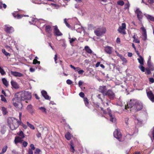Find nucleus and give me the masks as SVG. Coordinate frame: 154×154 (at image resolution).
Here are the masks:
<instances>
[{"instance_id": "obj_37", "label": "nucleus", "mask_w": 154, "mask_h": 154, "mask_svg": "<svg viewBox=\"0 0 154 154\" xmlns=\"http://www.w3.org/2000/svg\"><path fill=\"white\" fill-rule=\"evenodd\" d=\"M27 124L28 126L31 129L33 130L35 129V127L34 126L31 124L29 123L28 122H27Z\"/></svg>"}, {"instance_id": "obj_8", "label": "nucleus", "mask_w": 154, "mask_h": 154, "mask_svg": "<svg viewBox=\"0 0 154 154\" xmlns=\"http://www.w3.org/2000/svg\"><path fill=\"white\" fill-rule=\"evenodd\" d=\"M113 134L114 137L119 140H120L122 136L121 132L117 129H116L115 131Z\"/></svg>"}, {"instance_id": "obj_16", "label": "nucleus", "mask_w": 154, "mask_h": 154, "mask_svg": "<svg viewBox=\"0 0 154 154\" xmlns=\"http://www.w3.org/2000/svg\"><path fill=\"white\" fill-rule=\"evenodd\" d=\"M41 93L43 97L47 100H50L51 99V97H49L47 94V92L44 91L42 90L41 91Z\"/></svg>"}, {"instance_id": "obj_44", "label": "nucleus", "mask_w": 154, "mask_h": 154, "mask_svg": "<svg viewBox=\"0 0 154 154\" xmlns=\"http://www.w3.org/2000/svg\"><path fill=\"white\" fill-rule=\"evenodd\" d=\"M0 97H1V100L3 101H4V102H7V100L2 95H0Z\"/></svg>"}, {"instance_id": "obj_53", "label": "nucleus", "mask_w": 154, "mask_h": 154, "mask_svg": "<svg viewBox=\"0 0 154 154\" xmlns=\"http://www.w3.org/2000/svg\"><path fill=\"white\" fill-rule=\"evenodd\" d=\"M70 148L71 149H72V150H71V151L73 152H74L75 149L74 146H73V145L72 143H71L70 144Z\"/></svg>"}, {"instance_id": "obj_57", "label": "nucleus", "mask_w": 154, "mask_h": 154, "mask_svg": "<svg viewBox=\"0 0 154 154\" xmlns=\"http://www.w3.org/2000/svg\"><path fill=\"white\" fill-rule=\"evenodd\" d=\"M66 83L69 85H71L72 83V82L70 79H68L66 81Z\"/></svg>"}, {"instance_id": "obj_7", "label": "nucleus", "mask_w": 154, "mask_h": 154, "mask_svg": "<svg viewBox=\"0 0 154 154\" xmlns=\"http://www.w3.org/2000/svg\"><path fill=\"white\" fill-rule=\"evenodd\" d=\"M135 13L137 14V16L138 20L140 21H141V20L143 17V15L142 14V12L140 11L139 8H137L135 11Z\"/></svg>"}, {"instance_id": "obj_40", "label": "nucleus", "mask_w": 154, "mask_h": 154, "mask_svg": "<svg viewBox=\"0 0 154 154\" xmlns=\"http://www.w3.org/2000/svg\"><path fill=\"white\" fill-rule=\"evenodd\" d=\"M133 38L134 39V41L135 42L137 43H140V41L138 39H137L136 38V36H135V34H134V35L133 37Z\"/></svg>"}, {"instance_id": "obj_47", "label": "nucleus", "mask_w": 154, "mask_h": 154, "mask_svg": "<svg viewBox=\"0 0 154 154\" xmlns=\"http://www.w3.org/2000/svg\"><path fill=\"white\" fill-rule=\"evenodd\" d=\"M39 109H40L42 112L46 113V109L43 107H40L39 108Z\"/></svg>"}, {"instance_id": "obj_62", "label": "nucleus", "mask_w": 154, "mask_h": 154, "mask_svg": "<svg viewBox=\"0 0 154 154\" xmlns=\"http://www.w3.org/2000/svg\"><path fill=\"white\" fill-rule=\"evenodd\" d=\"M30 147L31 148V149L32 150H35V147L34 146V145L33 144H31L30 146Z\"/></svg>"}, {"instance_id": "obj_63", "label": "nucleus", "mask_w": 154, "mask_h": 154, "mask_svg": "<svg viewBox=\"0 0 154 154\" xmlns=\"http://www.w3.org/2000/svg\"><path fill=\"white\" fill-rule=\"evenodd\" d=\"M149 81L150 82L153 83L154 82V79L153 78H150L149 79Z\"/></svg>"}, {"instance_id": "obj_52", "label": "nucleus", "mask_w": 154, "mask_h": 154, "mask_svg": "<svg viewBox=\"0 0 154 154\" xmlns=\"http://www.w3.org/2000/svg\"><path fill=\"white\" fill-rule=\"evenodd\" d=\"M33 63L34 64H36V63L40 64V62L39 61H38L36 59H34L33 60Z\"/></svg>"}, {"instance_id": "obj_13", "label": "nucleus", "mask_w": 154, "mask_h": 154, "mask_svg": "<svg viewBox=\"0 0 154 154\" xmlns=\"http://www.w3.org/2000/svg\"><path fill=\"white\" fill-rule=\"evenodd\" d=\"M141 29L143 32L142 38L144 40H146L147 38V34L146 29L144 26L142 27L141 28Z\"/></svg>"}, {"instance_id": "obj_12", "label": "nucleus", "mask_w": 154, "mask_h": 154, "mask_svg": "<svg viewBox=\"0 0 154 154\" xmlns=\"http://www.w3.org/2000/svg\"><path fill=\"white\" fill-rule=\"evenodd\" d=\"M54 33L55 35L57 36H61L63 35V34L61 33L59 30L58 29V27L57 26H54Z\"/></svg>"}, {"instance_id": "obj_39", "label": "nucleus", "mask_w": 154, "mask_h": 154, "mask_svg": "<svg viewBox=\"0 0 154 154\" xmlns=\"http://www.w3.org/2000/svg\"><path fill=\"white\" fill-rule=\"evenodd\" d=\"M7 146H5L4 147H3L2 150V152L0 153V154H2L4 153L5 152H6L7 150Z\"/></svg>"}, {"instance_id": "obj_20", "label": "nucleus", "mask_w": 154, "mask_h": 154, "mask_svg": "<svg viewBox=\"0 0 154 154\" xmlns=\"http://www.w3.org/2000/svg\"><path fill=\"white\" fill-rule=\"evenodd\" d=\"M108 111V114L110 117V121L112 122H115L116 121V119L114 115H112L110 112V110Z\"/></svg>"}, {"instance_id": "obj_3", "label": "nucleus", "mask_w": 154, "mask_h": 154, "mask_svg": "<svg viewBox=\"0 0 154 154\" xmlns=\"http://www.w3.org/2000/svg\"><path fill=\"white\" fill-rule=\"evenodd\" d=\"M143 107V105L141 103L135 100H131L129 103H128L127 106H125V109H127L129 107L131 111L134 109L138 111L142 109Z\"/></svg>"}, {"instance_id": "obj_26", "label": "nucleus", "mask_w": 154, "mask_h": 154, "mask_svg": "<svg viewBox=\"0 0 154 154\" xmlns=\"http://www.w3.org/2000/svg\"><path fill=\"white\" fill-rule=\"evenodd\" d=\"M85 49L86 51L89 54H91L92 51L90 48L88 46H85Z\"/></svg>"}, {"instance_id": "obj_5", "label": "nucleus", "mask_w": 154, "mask_h": 154, "mask_svg": "<svg viewBox=\"0 0 154 154\" xmlns=\"http://www.w3.org/2000/svg\"><path fill=\"white\" fill-rule=\"evenodd\" d=\"M13 103V105L15 106L18 110L21 109L23 106L22 104L20 102H18L16 99L14 97L12 99Z\"/></svg>"}, {"instance_id": "obj_31", "label": "nucleus", "mask_w": 154, "mask_h": 154, "mask_svg": "<svg viewBox=\"0 0 154 154\" xmlns=\"http://www.w3.org/2000/svg\"><path fill=\"white\" fill-rule=\"evenodd\" d=\"M32 21H29V23L30 24H34L35 23V22H36L37 20L38 19L36 18H32L31 19Z\"/></svg>"}, {"instance_id": "obj_25", "label": "nucleus", "mask_w": 154, "mask_h": 154, "mask_svg": "<svg viewBox=\"0 0 154 154\" xmlns=\"http://www.w3.org/2000/svg\"><path fill=\"white\" fill-rule=\"evenodd\" d=\"M139 58L137 59L139 63L142 65H143L144 59L140 55H139Z\"/></svg>"}, {"instance_id": "obj_23", "label": "nucleus", "mask_w": 154, "mask_h": 154, "mask_svg": "<svg viewBox=\"0 0 154 154\" xmlns=\"http://www.w3.org/2000/svg\"><path fill=\"white\" fill-rule=\"evenodd\" d=\"M148 2L149 4V5H148L149 7L150 8H153L154 0H148Z\"/></svg>"}, {"instance_id": "obj_51", "label": "nucleus", "mask_w": 154, "mask_h": 154, "mask_svg": "<svg viewBox=\"0 0 154 154\" xmlns=\"http://www.w3.org/2000/svg\"><path fill=\"white\" fill-rule=\"evenodd\" d=\"M129 120V119L128 118H126L125 119V123L126 124V125L127 126H128V121Z\"/></svg>"}, {"instance_id": "obj_24", "label": "nucleus", "mask_w": 154, "mask_h": 154, "mask_svg": "<svg viewBox=\"0 0 154 154\" xmlns=\"http://www.w3.org/2000/svg\"><path fill=\"white\" fill-rule=\"evenodd\" d=\"M6 131V128L5 127L3 126H2L0 128V132L2 134H5Z\"/></svg>"}, {"instance_id": "obj_55", "label": "nucleus", "mask_w": 154, "mask_h": 154, "mask_svg": "<svg viewBox=\"0 0 154 154\" xmlns=\"http://www.w3.org/2000/svg\"><path fill=\"white\" fill-rule=\"evenodd\" d=\"M147 64L148 66H150V65L152 64V63H151V60L150 59H148V60L147 61Z\"/></svg>"}, {"instance_id": "obj_49", "label": "nucleus", "mask_w": 154, "mask_h": 154, "mask_svg": "<svg viewBox=\"0 0 154 154\" xmlns=\"http://www.w3.org/2000/svg\"><path fill=\"white\" fill-rule=\"evenodd\" d=\"M149 68L151 70V71H154V66L153 64L150 65V66H148Z\"/></svg>"}, {"instance_id": "obj_1", "label": "nucleus", "mask_w": 154, "mask_h": 154, "mask_svg": "<svg viewBox=\"0 0 154 154\" xmlns=\"http://www.w3.org/2000/svg\"><path fill=\"white\" fill-rule=\"evenodd\" d=\"M32 96L31 93L28 91H22L18 92L15 94L16 98L18 102H20L22 101L29 100H31Z\"/></svg>"}, {"instance_id": "obj_36", "label": "nucleus", "mask_w": 154, "mask_h": 154, "mask_svg": "<svg viewBox=\"0 0 154 154\" xmlns=\"http://www.w3.org/2000/svg\"><path fill=\"white\" fill-rule=\"evenodd\" d=\"M69 39H70L69 42L70 44H71V45L73 46V45L72 44L73 42L75 41L77 39L75 38H69Z\"/></svg>"}, {"instance_id": "obj_34", "label": "nucleus", "mask_w": 154, "mask_h": 154, "mask_svg": "<svg viewBox=\"0 0 154 154\" xmlns=\"http://www.w3.org/2000/svg\"><path fill=\"white\" fill-rule=\"evenodd\" d=\"M2 52L6 56H10V54L6 52L5 49H2Z\"/></svg>"}, {"instance_id": "obj_50", "label": "nucleus", "mask_w": 154, "mask_h": 154, "mask_svg": "<svg viewBox=\"0 0 154 154\" xmlns=\"http://www.w3.org/2000/svg\"><path fill=\"white\" fill-rule=\"evenodd\" d=\"M149 68L151 70V71H154V66L153 64L150 65V66H148Z\"/></svg>"}, {"instance_id": "obj_64", "label": "nucleus", "mask_w": 154, "mask_h": 154, "mask_svg": "<svg viewBox=\"0 0 154 154\" xmlns=\"http://www.w3.org/2000/svg\"><path fill=\"white\" fill-rule=\"evenodd\" d=\"M33 154V152L32 150L30 149H29V150L28 154Z\"/></svg>"}, {"instance_id": "obj_9", "label": "nucleus", "mask_w": 154, "mask_h": 154, "mask_svg": "<svg viewBox=\"0 0 154 154\" xmlns=\"http://www.w3.org/2000/svg\"><path fill=\"white\" fill-rule=\"evenodd\" d=\"M147 96L150 100L154 102V94L151 91H146Z\"/></svg>"}, {"instance_id": "obj_21", "label": "nucleus", "mask_w": 154, "mask_h": 154, "mask_svg": "<svg viewBox=\"0 0 154 154\" xmlns=\"http://www.w3.org/2000/svg\"><path fill=\"white\" fill-rule=\"evenodd\" d=\"M12 15L15 18H16L18 19H20L22 17V15L17 14L16 12H13L12 13Z\"/></svg>"}, {"instance_id": "obj_33", "label": "nucleus", "mask_w": 154, "mask_h": 154, "mask_svg": "<svg viewBox=\"0 0 154 154\" xmlns=\"http://www.w3.org/2000/svg\"><path fill=\"white\" fill-rule=\"evenodd\" d=\"M0 73L1 74V75H5L6 74V72L4 71L3 69L0 66Z\"/></svg>"}, {"instance_id": "obj_19", "label": "nucleus", "mask_w": 154, "mask_h": 154, "mask_svg": "<svg viewBox=\"0 0 154 154\" xmlns=\"http://www.w3.org/2000/svg\"><path fill=\"white\" fill-rule=\"evenodd\" d=\"M11 84L12 86L14 88L16 89L19 88V86L17 83L13 80L11 81Z\"/></svg>"}, {"instance_id": "obj_60", "label": "nucleus", "mask_w": 154, "mask_h": 154, "mask_svg": "<svg viewBox=\"0 0 154 154\" xmlns=\"http://www.w3.org/2000/svg\"><path fill=\"white\" fill-rule=\"evenodd\" d=\"M124 29H126V24L125 23H123L122 24V26H121Z\"/></svg>"}, {"instance_id": "obj_11", "label": "nucleus", "mask_w": 154, "mask_h": 154, "mask_svg": "<svg viewBox=\"0 0 154 154\" xmlns=\"http://www.w3.org/2000/svg\"><path fill=\"white\" fill-rule=\"evenodd\" d=\"M5 30L7 33H12L14 31L13 28L9 25H5Z\"/></svg>"}, {"instance_id": "obj_4", "label": "nucleus", "mask_w": 154, "mask_h": 154, "mask_svg": "<svg viewBox=\"0 0 154 154\" xmlns=\"http://www.w3.org/2000/svg\"><path fill=\"white\" fill-rule=\"evenodd\" d=\"M106 29L105 28H99L94 31L95 35L97 36H100L105 33Z\"/></svg>"}, {"instance_id": "obj_27", "label": "nucleus", "mask_w": 154, "mask_h": 154, "mask_svg": "<svg viewBox=\"0 0 154 154\" xmlns=\"http://www.w3.org/2000/svg\"><path fill=\"white\" fill-rule=\"evenodd\" d=\"M118 31L120 33L123 34H125L126 33L125 31V29L124 28H123L121 26H120L119 27Z\"/></svg>"}, {"instance_id": "obj_43", "label": "nucleus", "mask_w": 154, "mask_h": 154, "mask_svg": "<svg viewBox=\"0 0 154 154\" xmlns=\"http://www.w3.org/2000/svg\"><path fill=\"white\" fill-rule=\"evenodd\" d=\"M84 101L85 102V105L87 106L89 103V101L88 99L86 97L84 98Z\"/></svg>"}, {"instance_id": "obj_30", "label": "nucleus", "mask_w": 154, "mask_h": 154, "mask_svg": "<svg viewBox=\"0 0 154 154\" xmlns=\"http://www.w3.org/2000/svg\"><path fill=\"white\" fill-rule=\"evenodd\" d=\"M27 108L30 113H32L33 112V111L32 109V106L31 105H28L27 107Z\"/></svg>"}, {"instance_id": "obj_58", "label": "nucleus", "mask_w": 154, "mask_h": 154, "mask_svg": "<svg viewBox=\"0 0 154 154\" xmlns=\"http://www.w3.org/2000/svg\"><path fill=\"white\" fill-rule=\"evenodd\" d=\"M79 95V96L82 97H83L85 96L84 93L82 92H81L80 93Z\"/></svg>"}, {"instance_id": "obj_42", "label": "nucleus", "mask_w": 154, "mask_h": 154, "mask_svg": "<svg viewBox=\"0 0 154 154\" xmlns=\"http://www.w3.org/2000/svg\"><path fill=\"white\" fill-rule=\"evenodd\" d=\"M145 71L146 72L147 74L148 75L150 74H151V70L148 67H146L145 68Z\"/></svg>"}, {"instance_id": "obj_14", "label": "nucleus", "mask_w": 154, "mask_h": 154, "mask_svg": "<svg viewBox=\"0 0 154 154\" xmlns=\"http://www.w3.org/2000/svg\"><path fill=\"white\" fill-rule=\"evenodd\" d=\"M113 48L109 46H106L105 48V51L107 54H110L112 53Z\"/></svg>"}, {"instance_id": "obj_46", "label": "nucleus", "mask_w": 154, "mask_h": 154, "mask_svg": "<svg viewBox=\"0 0 154 154\" xmlns=\"http://www.w3.org/2000/svg\"><path fill=\"white\" fill-rule=\"evenodd\" d=\"M120 59L122 60L125 63H126L127 62V60L126 58H125L124 57L122 56H121L120 57Z\"/></svg>"}, {"instance_id": "obj_22", "label": "nucleus", "mask_w": 154, "mask_h": 154, "mask_svg": "<svg viewBox=\"0 0 154 154\" xmlns=\"http://www.w3.org/2000/svg\"><path fill=\"white\" fill-rule=\"evenodd\" d=\"M144 15L148 20L154 22V17L151 15L147 14H145Z\"/></svg>"}, {"instance_id": "obj_15", "label": "nucleus", "mask_w": 154, "mask_h": 154, "mask_svg": "<svg viewBox=\"0 0 154 154\" xmlns=\"http://www.w3.org/2000/svg\"><path fill=\"white\" fill-rule=\"evenodd\" d=\"M11 75H13L14 76L16 77H21L23 76V74L17 72L11 71Z\"/></svg>"}, {"instance_id": "obj_35", "label": "nucleus", "mask_w": 154, "mask_h": 154, "mask_svg": "<svg viewBox=\"0 0 154 154\" xmlns=\"http://www.w3.org/2000/svg\"><path fill=\"white\" fill-rule=\"evenodd\" d=\"M2 111L3 112V115H6L8 112L7 111L6 108H5L4 107H2Z\"/></svg>"}, {"instance_id": "obj_61", "label": "nucleus", "mask_w": 154, "mask_h": 154, "mask_svg": "<svg viewBox=\"0 0 154 154\" xmlns=\"http://www.w3.org/2000/svg\"><path fill=\"white\" fill-rule=\"evenodd\" d=\"M84 72V71L83 70L80 69L78 73L79 74H82Z\"/></svg>"}, {"instance_id": "obj_59", "label": "nucleus", "mask_w": 154, "mask_h": 154, "mask_svg": "<svg viewBox=\"0 0 154 154\" xmlns=\"http://www.w3.org/2000/svg\"><path fill=\"white\" fill-rule=\"evenodd\" d=\"M97 97H98L99 99H100V100H101V101H102V103L103 104V100H102V98H101V95H100V94H99V95L97 96Z\"/></svg>"}, {"instance_id": "obj_41", "label": "nucleus", "mask_w": 154, "mask_h": 154, "mask_svg": "<svg viewBox=\"0 0 154 154\" xmlns=\"http://www.w3.org/2000/svg\"><path fill=\"white\" fill-rule=\"evenodd\" d=\"M139 68L142 72H145V68L143 66L140 65L139 66Z\"/></svg>"}, {"instance_id": "obj_38", "label": "nucleus", "mask_w": 154, "mask_h": 154, "mask_svg": "<svg viewBox=\"0 0 154 154\" xmlns=\"http://www.w3.org/2000/svg\"><path fill=\"white\" fill-rule=\"evenodd\" d=\"M19 137L22 138H24L25 137L22 131H21L18 134Z\"/></svg>"}, {"instance_id": "obj_18", "label": "nucleus", "mask_w": 154, "mask_h": 154, "mask_svg": "<svg viewBox=\"0 0 154 154\" xmlns=\"http://www.w3.org/2000/svg\"><path fill=\"white\" fill-rule=\"evenodd\" d=\"M23 138L19 137H16L14 140L15 143L17 144L18 143H22L23 141V140L22 139Z\"/></svg>"}, {"instance_id": "obj_28", "label": "nucleus", "mask_w": 154, "mask_h": 154, "mask_svg": "<svg viewBox=\"0 0 154 154\" xmlns=\"http://www.w3.org/2000/svg\"><path fill=\"white\" fill-rule=\"evenodd\" d=\"M2 81L4 85H5L6 87H7L8 86V82L5 78H3L2 79Z\"/></svg>"}, {"instance_id": "obj_45", "label": "nucleus", "mask_w": 154, "mask_h": 154, "mask_svg": "<svg viewBox=\"0 0 154 154\" xmlns=\"http://www.w3.org/2000/svg\"><path fill=\"white\" fill-rule=\"evenodd\" d=\"M117 4L119 5L122 6L124 5V2L122 1L119 0L117 2Z\"/></svg>"}, {"instance_id": "obj_6", "label": "nucleus", "mask_w": 154, "mask_h": 154, "mask_svg": "<svg viewBox=\"0 0 154 154\" xmlns=\"http://www.w3.org/2000/svg\"><path fill=\"white\" fill-rule=\"evenodd\" d=\"M106 95H107L111 99H113L115 96L114 93L110 89L108 90L107 91L104 96Z\"/></svg>"}, {"instance_id": "obj_29", "label": "nucleus", "mask_w": 154, "mask_h": 154, "mask_svg": "<svg viewBox=\"0 0 154 154\" xmlns=\"http://www.w3.org/2000/svg\"><path fill=\"white\" fill-rule=\"evenodd\" d=\"M51 27L50 25L47 26L45 27L46 31L49 33H50L51 32Z\"/></svg>"}, {"instance_id": "obj_48", "label": "nucleus", "mask_w": 154, "mask_h": 154, "mask_svg": "<svg viewBox=\"0 0 154 154\" xmlns=\"http://www.w3.org/2000/svg\"><path fill=\"white\" fill-rule=\"evenodd\" d=\"M149 68L151 70V71H154V66L153 64L150 65V66H148Z\"/></svg>"}, {"instance_id": "obj_54", "label": "nucleus", "mask_w": 154, "mask_h": 154, "mask_svg": "<svg viewBox=\"0 0 154 154\" xmlns=\"http://www.w3.org/2000/svg\"><path fill=\"white\" fill-rule=\"evenodd\" d=\"M40 150L38 149H37L35 151L34 154H39Z\"/></svg>"}, {"instance_id": "obj_56", "label": "nucleus", "mask_w": 154, "mask_h": 154, "mask_svg": "<svg viewBox=\"0 0 154 154\" xmlns=\"http://www.w3.org/2000/svg\"><path fill=\"white\" fill-rule=\"evenodd\" d=\"M27 144H28L25 141H24L23 142V144H22V145L24 147H26L27 146Z\"/></svg>"}, {"instance_id": "obj_32", "label": "nucleus", "mask_w": 154, "mask_h": 154, "mask_svg": "<svg viewBox=\"0 0 154 154\" xmlns=\"http://www.w3.org/2000/svg\"><path fill=\"white\" fill-rule=\"evenodd\" d=\"M66 138L68 140H70L71 138V134L70 133L68 132L65 135Z\"/></svg>"}, {"instance_id": "obj_17", "label": "nucleus", "mask_w": 154, "mask_h": 154, "mask_svg": "<svg viewBox=\"0 0 154 154\" xmlns=\"http://www.w3.org/2000/svg\"><path fill=\"white\" fill-rule=\"evenodd\" d=\"M8 40L7 41V43L9 45L11 46L14 45L15 44V42L14 40L11 38H8Z\"/></svg>"}, {"instance_id": "obj_10", "label": "nucleus", "mask_w": 154, "mask_h": 154, "mask_svg": "<svg viewBox=\"0 0 154 154\" xmlns=\"http://www.w3.org/2000/svg\"><path fill=\"white\" fill-rule=\"evenodd\" d=\"M98 91L102 93L103 96H104L107 91L106 87L105 86H100L98 88Z\"/></svg>"}, {"instance_id": "obj_2", "label": "nucleus", "mask_w": 154, "mask_h": 154, "mask_svg": "<svg viewBox=\"0 0 154 154\" xmlns=\"http://www.w3.org/2000/svg\"><path fill=\"white\" fill-rule=\"evenodd\" d=\"M22 113L21 112L19 113V118L20 120H21ZM8 125L11 129L12 130H15L17 128L19 125L21 123V121H20L14 117H9L8 119Z\"/></svg>"}]
</instances>
